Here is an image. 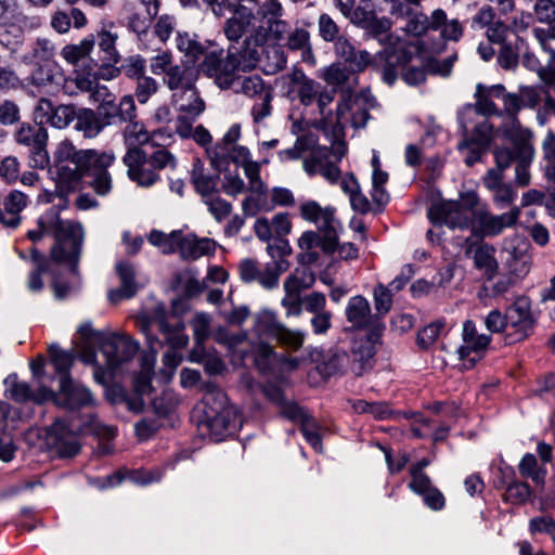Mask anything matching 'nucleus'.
<instances>
[{
    "label": "nucleus",
    "instance_id": "obj_9",
    "mask_svg": "<svg viewBox=\"0 0 555 555\" xmlns=\"http://www.w3.org/2000/svg\"><path fill=\"white\" fill-rule=\"evenodd\" d=\"M535 325V318L532 314L530 302L520 298L507 309L506 332L504 333L505 345H514L527 339Z\"/></svg>",
    "mask_w": 555,
    "mask_h": 555
},
{
    "label": "nucleus",
    "instance_id": "obj_47",
    "mask_svg": "<svg viewBox=\"0 0 555 555\" xmlns=\"http://www.w3.org/2000/svg\"><path fill=\"white\" fill-rule=\"evenodd\" d=\"M236 92H242L249 98H261L267 92H271L270 88H268L261 77L254 76H245L241 77L233 88Z\"/></svg>",
    "mask_w": 555,
    "mask_h": 555
},
{
    "label": "nucleus",
    "instance_id": "obj_4",
    "mask_svg": "<svg viewBox=\"0 0 555 555\" xmlns=\"http://www.w3.org/2000/svg\"><path fill=\"white\" fill-rule=\"evenodd\" d=\"M100 349L105 367L95 365L93 375L99 384L106 385L137 354L139 344L127 335L111 334L102 338Z\"/></svg>",
    "mask_w": 555,
    "mask_h": 555
},
{
    "label": "nucleus",
    "instance_id": "obj_53",
    "mask_svg": "<svg viewBox=\"0 0 555 555\" xmlns=\"http://www.w3.org/2000/svg\"><path fill=\"white\" fill-rule=\"evenodd\" d=\"M306 338V333L298 330L288 328L282 324L278 331L274 339L282 346L293 350H298L302 347Z\"/></svg>",
    "mask_w": 555,
    "mask_h": 555
},
{
    "label": "nucleus",
    "instance_id": "obj_49",
    "mask_svg": "<svg viewBox=\"0 0 555 555\" xmlns=\"http://www.w3.org/2000/svg\"><path fill=\"white\" fill-rule=\"evenodd\" d=\"M93 46V38H85L78 44H66L61 55L68 64L75 65L91 53Z\"/></svg>",
    "mask_w": 555,
    "mask_h": 555
},
{
    "label": "nucleus",
    "instance_id": "obj_2",
    "mask_svg": "<svg viewBox=\"0 0 555 555\" xmlns=\"http://www.w3.org/2000/svg\"><path fill=\"white\" fill-rule=\"evenodd\" d=\"M307 151H311V153L304 159L305 171L309 176L321 175L330 183L338 182L340 178L338 163L347 153L346 144L339 142L331 149L317 146V137L307 133L298 137L294 146L280 151L279 157L281 162L298 159Z\"/></svg>",
    "mask_w": 555,
    "mask_h": 555
},
{
    "label": "nucleus",
    "instance_id": "obj_35",
    "mask_svg": "<svg viewBox=\"0 0 555 555\" xmlns=\"http://www.w3.org/2000/svg\"><path fill=\"white\" fill-rule=\"evenodd\" d=\"M282 324L278 319L276 312L270 309H262L254 317L253 332L259 338H274Z\"/></svg>",
    "mask_w": 555,
    "mask_h": 555
},
{
    "label": "nucleus",
    "instance_id": "obj_28",
    "mask_svg": "<svg viewBox=\"0 0 555 555\" xmlns=\"http://www.w3.org/2000/svg\"><path fill=\"white\" fill-rule=\"evenodd\" d=\"M198 72L192 66H171L166 76V83L172 93H179L189 89H194Z\"/></svg>",
    "mask_w": 555,
    "mask_h": 555
},
{
    "label": "nucleus",
    "instance_id": "obj_33",
    "mask_svg": "<svg viewBox=\"0 0 555 555\" xmlns=\"http://www.w3.org/2000/svg\"><path fill=\"white\" fill-rule=\"evenodd\" d=\"M242 210L246 217H255L258 212L273 210L272 199L266 184L259 191H250V194L242 202Z\"/></svg>",
    "mask_w": 555,
    "mask_h": 555
},
{
    "label": "nucleus",
    "instance_id": "obj_29",
    "mask_svg": "<svg viewBox=\"0 0 555 555\" xmlns=\"http://www.w3.org/2000/svg\"><path fill=\"white\" fill-rule=\"evenodd\" d=\"M28 205V197L21 191L14 190L3 199V221L2 224L9 229H15L21 223L23 209Z\"/></svg>",
    "mask_w": 555,
    "mask_h": 555
},
{
    "label": "nucleus",
    "instance_id": "obj_46",
    "mask_svg": "<svg viewBox=\"0 0 555 555\" xmlns=\"http://www.w3.org/2000/svg\"><path fill=\"white\" fill-rule=\"evenodd\" d=\"M288 262L286 260H274L267 263L264 269L260 270L257 282L266 289H272L278 286L280 274L286 271Z\"/></svg>",
    "mask_w": 555,
    "mask_h": 555
},
{
    "label": "nucleus",
    "instance_id": "obj_54",
    "mask_svg": "<svg viewBox=\"0 0 555 555\" xmlns=\"http://www.w3.org/2000/svg\"><path fill=\"white\" fill-rule=\"evenodd\" d=\"M521 130L522 129H518L516 131V135L512 138L514 142L513 149L503 147L495 151V162L501 171L508 168L514 162H518V149L520 146Z\"/></svg>",
    "mask_w": 555,
    "mask_h": 555
},
{
    "label": "nucleus",
    "instance_id": "obj_51",
    "mask_svg": "<svg viewBox=\"0 0 555 555\" xmlns=\"http://www.w3.org/2000/svg\"><path fill=\"white\" fill-rule=\"evenodd\" d=\"M182 238V235L178 232H172L171 234L167 235L160 231H152L149 236V242L160 248L162 253L164 254H171L176 251L177 249H180V240Z\"/></svg>",
    "mask_w": 555,
    "mask_h": 555
},
{
    "label": "nucleus",
    "instance_id": "obj_41",
    "mask_svg": "<svg viewBox=\"0 0 555 555\" xmlns=\"http://www.w3.org/2000/svg\"><path fill=\"white\" fill-rule=\"evenodd\" d=\"M112 164L102 165L99 162L89 164L87 175L92 177V188L99 195H106L112 189V178L107 172V168Z\"/></svg>",
    "mask_w": 555,
    "mask_h": 555
},
{
    "label": "nucleus",
    "instance_id": "obj_18",
    "mask_svg": "<svg viewBox=\"0 0 555 555\" xmlns=\"http://www.w3.org/2000/svg\"><path fill=\"white\" fill-rule=\"evenodd\" d=\"M122 162L127 167L129 179L138 185L149 188L159 180L158 172L151 167L147 155L143 151L127 152Z\"/></svg>",
    "mask_w": 555,
    "mask_h": 555
},
{
    "label": "nucleus",
    "instance_id": "obj_12",
    "mask_svg": "<svg viewBox=\"0 0 555 555\" xmlns=\"http://www.w3.org/2000/svg\"><path fill=\"white\" fill-rule=\"evenodd\" d=\"M384 331L385 324L383 322H375L366 337L353 341L351 350L352 370L357 375H362L372 369L377 345L380 344Z\"/></svg>",
    "mask_w": 555,
    "mask_h": 555
},
{
    "label": "nucleus",
    "instance_id": "obj_30",
    "mask_svg": "<svg viewBox=\"0 0 555 555\" xmlns=\"http://www.w3.org/2000/svg\"><path fill=\"white\" fill-rule=\"evenodd\" d=\"M287 79L297 88L298 98L305 106L314 103L322 86L308 78L301 69H294Z\"/></svg>",
    "mask_w": 555,
    "mask_h": 555
},
{
    "label": "nucleus",
    "instance_id": "obj_19",
    "mask_svg": "<svg viewBox=\"0 0 555 555\" xmlns=\"http://www.w3.org/2000/svg\"><path fill=\"white\" fill-rule=\"evenodd\" d=\"M172 134L166 129H159L149 133L144 125L130 122L124 130V141L127 152L142 151L140 146L151 142L153 145L164 146L169 143Z\"/></svg>",
    "mask_w": 555,
    "mask_h": 555
},
{
    "label": "nucleus",
    "instance_id": "obj_44",
    "mask_svg": "<svg viewBox=\"0 0 555 555\" xmlns=\"http://www.w3.org/2000/svg\"><path fill=\"white\" fill-rule=\"evenodd\" d=\"M474 262L477 269L482 270L488 282L492 281L498 272L499 266L494 258L493 249L488 246L475 250Z\"/></svg>",
    "mask_w": 555,
    "mask_h": 555
},
{
    "label": "nucleus",
    "instance_id": "obj_48",
    "mask_svg": "<svg viewBox=\"0 0 555 555\" xmlns=\"http://www.w3.org/2000/svg\"><path fill=\"white\" fill-rule=\"evenodd\" d=\"M31 260L36 263L37 268L29 274L28 288L31 292H40L43 287L42 274L51 271V267L56 263L52 261L47 263L44 258L35 248L31 249Z\"/></svg>",
    "mask_w": 555,
    "mask_h": 555
},
{
    "label": "nucleus",
    "instance_id": "obj_11",
    "mask_svg": "<svg viewBox=\"0 0 555 555\" xmlns=\"http://www.w3.org/2000/svg\"><path fill=\"white\" fill-rule=\"evenodd\" d=\"M462 345L456 349L461 365L465 370L474 367L480 361L491 343V336L479 334L476 325L472 320H467L463 324Z\"/></svg>",
    "mask_w": 555,
    "mask_h": 555
},
{
    "label": "nucleus",
    "instance_id": "obj_10",
    "mask_svg": "<svg viewBox=\"0 0 555 555\" xmlns=\"http://www.w3.org/2000/svg\"><path fill=\"white\" fill-rule=\"evenodd\" d=\"M171 101L180 112L176 121V131L181 138H189L192 133V125L205 111V102L196 88L172 93Z\"/></svg>",
    "mask_w": 555,
    "mask_h": 555
},
{
    "label": "nucleus",
    "instance_id": "obj_1",
    "mask_svg": "<svg viewBox=\"0 0 555 555\" xmlns=\"http://www.w3.org/2000/svg\"><path fill=\"white\" fill-rule=\"evenodd\" d=\"M44 235L54 237L50 254L52 262L75 273L85 240L82 225L76 221L63 220L56 211L49 210L39 217L37 228L27 232L33 242Z\"/></svg>",
    "mask_w": 555,
    "mask_h": 555
},
{
    "label": "nucleus",
    "instance_id": "obj_26",
    "mask_svg": "<svg viewBox=\"0 0 555 555\" xmlns=\"http://www.w3.org/2000/svg\"><path fill=\"white\" fill-rule=\"evenodd\" d=\"M531 137L532 134L530 130H521L518 162L516 163L515 170V181L520 186H527L531 180L529 166L531 165L534 156V150L530 143Z\"/></svg>",
    "mask_w": 555,
    "mask_h": 555
},
{
    "label": "nucleus",
    "instance_id": "obj_45",
    "mask_svg": "<svg viewBox=\"0 0 555 555\" xmlns=\"http://www.w3.org/2000/svg\"><path fill=\"white\" fill-rule=\"evenodd\" d=\"M237 60L234 54H230L227 60L223 61L220 72L215 78L217 85L222 89L235 88L237 80L241 79V77L237 76Z\"/></svg>",
    "mask_w": 555,
    "mask_h": 555
},
{
    "label": "nucleus",
    "instance_id": "obj_15",
    "mask_svg": "<svg viewBox=\"0 0 555 555\" xmlns=\"http://www.w3.org/2000/svg\"><path fill=\"white\" fill-rule=\"evenodd\" d=\"M26 80L37 92L55 95L61 90L64 72L56 62L36 64Z\"/></svg>",
    "mask_w": 555,
    "mask_h": 555
},
{
    "label": "nucleus",
    "instance_id": "obj_16",
    "mask_svg": "<svg viewBox=\"0 0 555 555\" xmlns=\"http://www.w3.org/2000/svg\"><path fill=\"white\" fill-rule=\"evenodd\" d=\"M107 165L115 162V155L107 152H98L95 150H77L72 142L62 141L54 153V164L62 165L69 163Z\"/></svg>",
    "mask_w": 555,
    "mask_h": 555
},
{
    "label": "nucleus",
    "instance_id": "obj_17",
    "mask_svg": "<svg viewBox=\"0 0 555 555\" xmlns=\"http://www.w3.org/2000/svg\"><path fill=\"white\" fill-rule=\"evenodd\" d=\"M89 164L69 163L53 165L51 172L55 180V194L59 197H66L70 192L78 190L81 185L83 175H87Z\"/></svg>",
    "mask_w": 555,
    "mask_h": 555
},
{
    "label": "nucleus",
    "instance_id": "obj_7",
    "mask_svg": "<svg viewBox=\"0 0 555 555\" xmlns=\"http://www.w3.org/2000/svg\"><path fill=\"white\" fill-rule=\"evenodd\" d=\"M206 2L216 16L233 14L224 27V34L231 41H237L256 25L257 17L254 10L242 4L240 0H206Z\"/></svg>",
    "mask_w": 555,
    "mask_h": 555
},
{
    "label": "nucleus",
    "instance_id": "obj_3",
    "mask_svg": "<svg viewBox=\"0 0 555 555\" xmlns=\"http://www.w3.org/2000/svg\"><path fill=\"white\" fill-rule=\"evenodd\" d=\"M80 431H90L104 439H112L116 436L114 426L101 423L95 416L91 417L85 428L59 418L47 429L48 444L62 457L74 456L80 449L77 441V434Z\"/></svg>",
    "mask_w": 555,
    "mask_h": 555
},
{
    "label": "nucleus",
    "instance_id": "obj_38",
    "mask_svg": "<svg viewBox=\"0 0 555 555\" xmlns=\"http://www.w3.org/2000/svg\"><path fill=\"white\" fill-rule=\"evenodd\" d=\"M15 140L18 144L28 147L47 144L48 131L44 126L24 124L15 132Z\"/></svg>",
    "mask_w": 555,
    "mask_h": 555
},
{
    "label": "nucleus",
    "instance_id": "obj_36",
    "mask_svg": "<svg viewBox=\"0 0 555 555\" xmlns=\"http://www.w3.org/2000/svg\"><path fill=\"white\" fill-rule=\"evenodd\" d=\"M315 282L314 273L308 268H298L289 274L284 281V292L301 296L304 291L313 286Z\"/></svg>",
    "mask_w": 555,
    "mask_h": 555
},
{
    "label": "nucleus",
    "instance_id": "obj_14",
    "mask_svg": "<svg viewBox=\"0 0 555 555\" xmlns=\"http://www.w3.org/2000/svg\"><path fill=\"white\" fill-rule=\"evenodd\" d=\"M51 400L60 406L72 410L94 404V398L90 390L83 385L73 380L69 375L60 377L59 392H53Z\"/></svg>",
    "mask_w": 555,
    "mask_h": 555
},
{
    "label": "nucleus",
    "instance_id": "obj_60",
    "mask_svg": "<svg viewBox=\"0 0 555 555\" xmlns=\"http://www.w3.org/2000/svg\"><path fill=\"white\" fill-rule=\"evenodd\" d=\"M117 35L109 30H101L98 34V44L100 50L104 53V60L107 62L117 63L119 54L115 48Z\"/></svg>",
    "mask_w": 555,
    "mask_h": 555
},
{
    "label": "nucleus",
    "instance_id": "obj_59",
    "mask_svg": "<svg viewBox=\"0 0 555 555\" xmlns=\"http://www.w3.org/2000/svg\"><path fill=\"white\" fill-rule=\"evenodd\" d=\"M509 272L516 278L526 276L531 268V256L527 251H514L507 260Z\"/></svg>",
    "mask_w": 555,
    "mask_h": 555
},
{
    "label": "nucleus",
    "instance_id": "obj_50",
    "mask_svg": "<svg viewBox=\"0 0 555 555\" xmlns=\"http://www.w3.org/2000/svg\"><path fill=\"white\" fill-rule=\"evenodd\" d=\"M94 78L90 74L83 75L77 73L75 78H66L61 85V90L67 95H77L79 92H87L93 88Z\"/></svg>",
    "mask_w": 555,
    "mask_h": 555
},
{
    "label": "nucleus",
    "instance_id": "obj_43",
    "mask_svg": "<svg viewBox=\"0 0 555 555\" xmlns=\"http://www.w3.org/2000/svg\"><path fill=\"white\" fill-rule=\"evenodd\" d=\"M176 41L177 48L183 53L186 64H195L205 53V47L189 34H178Z\"/></svg>",
    "mask_w": 555,
    "mask_h": 555
},
{
    "label": "nucleus",
    "instance_id": "obj_42",
    "mask_svg": "<svg viewBox=\"0 0 555 555\" xmlns=\"http://www.w3.org/2000/svg\"><path fill=\"white\" fill-rule=\"evenodd\" d=\"M192 182L196 191L205 199L209 196L217 194L218 178L211 175H206L203 171L201 164H195L192 170Z\"/></svg>",
    "mask_w": 555,
    "mask_h": 555
},
{
    "label": "nucleus",
    "instance_id": "obj_20",
    "mask_svg": "<svg viewBox=\"0 0 555 555\" xmlns=\"http://www.w3.org/2000/svg\"><path fill=\"white\" fill-rule=\"evenodd\" d=\"M520 216V208L513 207L509 211L499 216L477 208L473 232L482 235H498L504 229L513 227Z\"/></svg>",
    "mask_w": 555,
    "mask_h": 555
},
{
    "label": "nucleus",
    "instance_id": "obj_56",
    "mask_svg": "<svg viewBox=\"0 0 555 555\" xmlns=\"http://www.w3.org/2000/svg\"><path fill=\"white\" fill-rule=\"evenodd\" d=\"M282 12V5L276 0H268L266 3H263L258 10L255 16L257 17L256 25L254 28H250L248 33H251L253 30L264 29V23L268 21V18L278 20V17L281 15Z\"/></svg>",
    "mask_w": 555,
    "mask_h": 555
},
{
    "label": "nucleus",
    "instance_id": "obj_58",
    "mask_svg": "<svg viewBox=\"0 0 555 555\" xmlns=\"http://www.w3.org/2000/svg\"><path fill=\"white\" fill-rule=\"evenodd\" d=\"M301 433L307 442L317 451L322 452V440L320 426L317 420L310 414L301 423Z\"/></svg>",
    "mask_w": 555,
    "mask_h": 555
},
{
    "label": "nucleus",
    "instance_id": "obj_27",
    "mask_svg": "<svg viewBox=\"0 0 555 555\" xmlns=\"http://www.w3.org/2000/svg\"><path fill=\"white\" fill-rule=\"evenodd\" d=\"M217 243L211 238L186 234L180 240L179 251L183 259L196 260L203 256L214 255Z\"/></svg>",
    "mask_w": 555,
    "mask_h": 555
},
{
    "label": "nucleus",
    "instance_id": "obj_55",
    "mask_svg": "<svg viewBox=\"0 0 555 555\" xmlns=\"http://www.w3.org/2000/svg\"><path fill=\"white\" fill-rule=\"evenodd\" d=\"M531 495L528 483L521 481L511 482L503 494V500L513 505H521L527 502Z\"/></svg>",
    "mask_w": 555,
    "mask_h": 555
},
{
    "label": "nucleus",
    "instance_id": "obj_25",
    "mask_svg": "<svg viewBox=\"0 0 555 555\" xmlns=\"http://www.w3.org/2000/svg\"><path fill=\"white\" fill-rule=\"evenodd\" d=\"M116 272L120 280V287L108 292L107 297L112 304L133 297L139 289L135 270L130 262L119 261L116 264Z\"/></svg>",
    "mask_w": 555,
    "mask_h": 555
},
{
    "label": "nucleus",
    "instance_id": "obj_62",
    "mask_svg": "<svg viewBox=\"0 0 555 555\" xmlns=\"http://www.w3.org/2000/svg\"><path fill=\"white\" fill-rule=\"evenodd\" d=\"M388 181V173L382 169L373 170L372 175V198L378 205H384L388 202V194L385 185Z\"/></svg>",
    "mask_w": 555,
    "mask_h": 555
},
{
    "label": "nucleus",
    "instance_id": "obj_37",
    "mask_svg": "<svg viewBox=\"0 0 555 555\" xmlns=\"http://www.w3.org/2000/svg\"><path fill=\"white\" fill-rule=\"evenodd\" d=\"M56 54L55 46L46 38H38L31 43L30 50L23 56L25 63L28 64H42L48 62H55Z\"/></svg>",
    "mask_w": 555,
    "mask_h": 555
},
{
    "label": "nucleus",
    "instance_id": "obj_61",
    "mask_svg": "<svg viewBox=\"0 0 555 555\" xmlns=\"http://www.w3.org/2000/svg\"><path fill=\"white\" fill-rule=\"evenodd\" d=\"M204 61L201 64L202 70L208 76L216 78L218 73L220 72L221 65L223 63L222 59V50L212 47L210 50L205 49V53L203 54Z\"/></svg>",
    "mask_w": 555,
    "mask_h": 555
},
{
    "label": "nucleus",
    "instance_id": "obj_57",
    "mask_svg": "<svg viewBox=\"0 0 555 555\" xmlns=\"http://www.w3.org/2000/svg\"><path fill=\"white\" fill-rule=\"evenodd\" d=\"M373 300L376 310L375 317H384L392 307V291L379 283L373 291Z\"/></svg>",
    "mask_w": 555,
    "mask_h": 555
},
{
    "label": "nucleus",
    "instance_id": "obj_21",
    "mask_svg": "<svg viewBox=\"0 0 555 555\" xmlns=\"http://www.w3.org/2000/svg\"><path fill=\"white\" fill-rule=\"evenodd\" d=\"M324 237L315 231H305L298 240V246L302 250L299 255L300 261L312 263L317 261L319 255L314 248L320 247L324 253H332L336 249V231L323 232Z\"/></svg>",
    "mask_w": 555,
    "mask_h": 555
},
{
    "label": "nucleus",
    "instance_id": "obj_64",
    "mask_svg": "<svg viewBox=\"0 0 555 555\" xmlns=\"http://www.w3.org/2000/svg\"><path fill=\"white\" fill-rule=\"evenodd\" d=\"M205 205L207 206L211 216L218 221L221 222L224 218H227L232 211V205L225 199L221 198L218 193L203 199Z\"/></svg>",
    "mask_w": 555,
    "mask_h": 555
},
{
    "label": "nucleus",
    "instance_id": "obj_13",
    "mask_svg": "<svg viewBox=\"0 0 555 555\" xmlns=\"http://www.w3.org/2000/svg\"><path fill=\"white\" fill-rule=\"evenodd\" d=\"M493 133V127L482 118L477 122L468 134L463 130V141L459 143V150L465 153V163L468 166L475 165L480 160L482 153L489 145Z\"/></svg>",
    "mask_w": 555,
    "mask_h": 555
},
{
    "label": "nucleus",
    "instance_id": "obj_34",
    "mask_svg": "<svg viewBox=\"0 0 555 555\" xmlns=\"http://www.w3.org/2000/svg\"><path fill=\"white\" fill-rule=\"evenodd\" d=\"M374 36L385 47L384 49L393 50L408 47V40L401 39L399 36L388 34L391 24L387 18H374L369 23Z\"/></svg>",
    "mask_w": 555,
    "mask_h": 555
},
{
    "label": "nucleus",
    "instance_id": "obj_23",
    "mask_svg": "<svg viewBox=\"0 0 555 555\" xmlns=\"http://www.w3.org/2000/svg\"><path fill=\"white\" fill-rule=\"evenodd\" d=\"M300 216L304 220L314 223L321 232L336 231V220L334 209L331 207H322L315 201H306L301 203Z\"/></svg>",
    "mask_w": 555,
    "mask_h": 555
},
{
    "label": "nucleus",
    "instance_id": "obj_63",
    "mask_svg": "<svg viewBox=\"0 0 555 555\" xmlns=\"http://www.w3.org/2000/svg\"><path fill=\"white\" fill-rule=\"evenodd\" d=\"M49 354L55 371L61 375V377L68 375L69 369L74 361L72 353L62 350L55 345H52L49 348Z\"/></svg>",
    "mask_w": 555,
    "mask_h": 555
},
{
    "label": "nucleus",
    "instance_id": "obj_6",
    "mask_svg": "<svg viewBox=\"0 0 555 555\" xmlns=\"http://www.w3.org/2000/svg\"><path fill=\"white\" fill-rule=\"evenodd\" d=\"M203 422L215 439H221L234 428L232 423L235 418V409L229 404L228 397L222 390L209 389L203 399Z\"/></svg>",
    "mask_w": 555,
    "mask_h": 555
},
{
    "label": "nucleus",
    "instance_id": "obj_40",
    "mask_svg": "<svg viewBox=\"0 0 555 555\" xmlns=\"http://www.w3.org/2000/svg\"><path fill=\"white\" fill-rule=\"evenodd\" d=\"M158 328L171 349H182L188 345L189 336L184 332L183 323L178 322L175 325H170L166 320H160Z\"/></svg>",
    "mask_w": 555,
    "mask_h": 555
},
{
    "label": "nucleus",
    "instance_id": "obj_32",
    "mask_svg": "<svg viewBox=\"0 0 555 555\" xmlns=\"http://www.w3.org/2000/svg\"><path fill=\"white\" fill-rule=\"evenodd\" d=\"M10 396L17 402L34 401L43 403L53 397V391L47 387H41L34 391L27 383L13 380L9 389Z\"/></svg>",
    "mask_w": 555,
    "mask_h": 555
},
{
    "label": "nucleus",
    "instance_id": "obj_31",
    "mask_svg": "<svg viewBox=\"0 0 555 555\" xmlns=\"http://www.w3.org/2000/svg\"><path fill=\"white\" fill-rule=\"evenodd\" d=\"M430 28L440 30L446 40L457 41L463 36V26L459 20H448L443 10L437 9L430 16Z\"/></svg>",
    "mask_w": 555,
    "mask_h": 555
},
{
    "label": "nucleus",
    "instance_id": "obj_24",
    "mask_svg": "<svg viewBox=\"0 0 555 555\" xmlns=\"http://www.w3.org/2000/svg\"><path fill=\"white\" fill-rule=\"evenodd\" d=\"M345 314L347 321L356 328L371 330L375 322H382L379 318L372 315L369 300L361 295L349 298Z\"/></svg>",
    "mask_w": 555,
    "mask_h": 555
},
{
    "label": "nucleus",
    "instance_id": "obj_22",
    "mask_svg": "<svg viewBox=\"0 0 555 555\" xmlns=\"http://www.w3.org/2000/svg\"><path fill=\"white\" fill-rule=\"evenodd\" d=\"M410 55L408 47L393 50L384 49L374 55L373 68L382 74L386 83L392 85L397 79L398 65L405 62Z\"/></svg>",
    "mask_w": 555,
    "mask_h": 555
},
{
    "label": "nucleus",
    "instance_id": "obj_52",
    "mask_svg": "<svg viewBox=\"0 0 555 555\" xmlns=\"http://www.w3.org/2000/svg\"><path fill=\"white\" fill-rule=\"evenodd\" d=\"M518 469L522 477L530 478L538 485L543 483L545 480L546 470L538 467L537 457L531 453H526L522 456Z\"/></svg>",
    "mask_w": 555,
    "mask_h": 555
},
{
    "label": "nucleus",
    "instance_id": "obj_5",
    "mask_svg": "<svg viewBox=\"0 0 555 555\" xmlns=\"http://www.w3.org/2000/svg\"><path fill=\"white\" fill-rule=\"evenodd\" d=\"M478 208V197L469 192L462 194L459 201H442L435 203L428 209L427 216L431 223L446 224L451 229H474Z\"/></svg>",
    "mask_w": 555,
    "mask_h": 555
},
{
    "label": "nucleus",
    "instance_id": "obj_39",
    "mask_svg": "<svg viewBox=\"0 0 555 555\" xmlns=\"http://www.w3.org/2000/svg\"><path fill=\"white\" fill-rule=\"evenodd\" d=\"M75 129L83 133L86 138L96 137L103 129L100 117L90 108L80 109L75 116Z\"/></svg>",
    "mask_w": 555,
    "mask_h": 555
},
{
    "label": "nucleus",
    "instance_id": "obj_8",
    "mask_svg": "<svg viewBox=\"0 0 555 555\" xmlns=\"http://www.w3.org/2000/svg\"><path fill=\"white\" fill-rule=\"evenodd\" d=\"M503 91L504 87L502 85H495L488 89H485L481 85L477 86L475 106L469 105L465 107L459 116L462 130H464L466 134H468L472 128H474L477 122L481 121L482 118L488 120V116L498 113V108L492 99H500Z\"/></svg>",
    "mask_w": 555,
    "mask_h": 555
}]
</instances>
